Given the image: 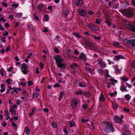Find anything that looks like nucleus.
<instances>
[{
    "instance_id": "f257e3e1",
    "label": "nucleus",
    "mask_w": 135,
    "mask_h": 135,
    "mask_svg": "<svg viewBox=\"0 0 135 135\" xmlns=\"http://www.w3.org/2000/svg\"><path fill=\"white\" fill-rule=\"evenodd\" d=\"M57 67L61 69L65 68L66 64L62 58L59 55H56L55 58Z\"/></svg>"
},
{
    "instance_id": "f03ea898",
    "label": "nucleus",
    "mask_w": 135,
    "mask_h": 135,
    "mask_svg": "<svg viewBox=\"0 0 135 135\" xmlns=\"http://www.w3.org/2000/svg\"><path fill=\"white\" fill-rule=\"evenodd\" d=\"M105 132L108 133L114 131V128L113 124L109 122L107 124L104 129Z\"/></svg>"
},
{
    "instance_id": "7ed1b4c3",
    "label": "nucleus",
    "mask_w": 135,
    "mask_h": 135,
    "mask_svg": "<svg viewBox=\"0 0 135 135\" xmlns=\"http://www.w3.org/2000/svg\"><path fill=\"white\" fill-rule=\"evenodd\" d=\"M21 70L22 72L25 74H27L29 72L27 65L25 63H23L21 65Z\"/></svg>"
},
{
    "instance_id": "20e7f679",
    "label": "nucleus",
    "mask_w": 135,
    "mask_h": 135,
    "mask_svg": "<svg viewBox=\"0 0 135 135\" xmlns=\"http://www.w3.org/2000/svg\"><path fill=\"white\" fill-rule=\"evenodd\" d=\"M98 61V64L96 65V67L98 68L102 69L106 66L105 62L102 60L100 59Z\"/></svg>"
},
{
    "instance_id": "39448f33",
    "label": "nucleus",
    "mask_w": 135,
    "mask_h": 135,
    "mask_svg": "<svg viewBox=\"0 0 135 135\" xmlns=\"http://www.w3.org/2000/svg\"><path fill=\"white\" fill-rule=\"evenodd\" d=\"M80 102L79 100L76 98H75L71 103V106L73 108L76 107L77 105Z\"/></svg>"
},
{
    "instance_id": "423d86ee",
    "label": "nucleus",
    "mask_w": 135,
    "mask_h": 135,
    "mask_svg": "<svg viewBox=\"0 0 135 135\" xmlns=\"http://www.w3.org/2000/svg\"><path fill=\"white\" fill-rule=\"evenodd\" d=\"M88 26V27L89 29L93 30L94 32H95L99 30V27L95 25L89 24Z\"/></svg>"
},
{
    "instance_id": "0eeeda50",
    "label": "nucleus",
    "mask_w": 135,
    "mask_h": 135,
    "mask_svg": "<svg viewBox=\"0 0 135 135\" xmlns=\"http://www.w3.org/2000/svg\"><path fill=\"white\" fill-rule=\"evenodd\" d=\"M124 13L125 16L128 17H130L133 16L132 13L131 11L129 9L125 10L124 12Z\"/></svg>"
},
{
    "instance_id": "6e6552de",
    "label": "nucleus",
    "mask_w": 135,
    "mask_h": 135,
    "mask_svg": "<svg viewBox=\"0 0 135 135\" xmlns=\"http://www.w3.org/2000/svg\"><path fill=\"white\" fill-rule=\"evenodd\" d=\"M37 8L40 12H42L45 11L46 7L44 5L40 4L38 6Z\"/></svg>"
},
{
    "instance_id": "1a4fd4ad",
    "label": "nucleus",
    "mask_w": 135,
    "mask_h": 135,
    "mask_svg": "<svg viewBox=\"0 0 135 135\" xmlns=\"http://www.w3.org/2000/svg\"><path fill=\"white\" fill-rule=\"evenodd\" d=\"M83 4V0H75V4L77 6L80 7L82 6Z\"/></svg>"
},
{
    "instance_id": "9d476101",
    "label": "nucleus",
    "mask_w": 135,
    "mask_h": 135,
    "mask_svg": "<svg viewBox=\"0 0 135 135\" xmlns=\"http://www.w3.org/2000/svg\"><path fill=\"white\" fill-rule=\"evenodd\" d=\"M124 22L126 23V24L129 26V27L130 30L133 32H135V26H132L129 24L128 23V21L125 20L124 21Z\"/></svg>"
},
{
    "instance_id": "9b49d317",
    "label": "nucleus",
    "mask_w": 135,
    "mask_h": 135,
    "mask_svg": "<svg viewBox=\"0 0 135 135\" xmlns=\"http://www.w3.org/2000/svg\"><path fill=\"white\" fill-rule=\"evenodd\" d=\"M135 40L134 39L130 40L128 41L127 44L129 45L134 46H135Z\"/></svg>"
},
{
    "instance_id": "f8f14e48",
    "label": "nucleus",
    "mask_w": 135,
    "mask_h": 135,
    "mask_svg": "<svg viewBox=\"0 0 135 135\" xmlns=\"http://www.w3.org/2000/svg\"><path fill=\"white\" fill-rule=\"evenodd\" d=\"M124 84L123 83H122L120 86V89L123 92L127 91L128 90L126 89V87L124 86Z\"/></svg>"
},
{
    "instance_id": "ddd939ff",
    "label": "nucleus",
    "mask_w": 135,
    "mask_h": 135,
    "mask_svg": "<svg viewBox=\"0 0 135 135\" xmlns=\"http://www.w3.org/2000/svg\"><path fill=\"white\" fill-rule=\"evenodd\" d=\"M39 95L36 93H34L32 94V98L38 100L40 99Z\"/></svg>"
},
{
    "instance_id": "4468645a",
    "label": "nucleus",
    "mask_w": 135,
    "mask_h": 135,
    "mask_svg": "<svg viewBox=\"0 0 135 135\" xmlns=\"http://www.w3.org/2000/svg\"><path fill=\"white\" fill-rule=\"evenodd\" d=\"M120 79L124 82L128 81L129 78L126 75H124L120 78Z\"/></svg>"
},
{
    "instance_id": "2eb2a0df",
    "label": "nucleus",
    "mask_w": 135,
    "mask_h": 135,
    "mask_svg": "<svg viewBox=\"0 0 135 135\" xmlns=\"http://www.w3.org/2000/svg\"><path fill=\"white\" fill-rule=\"evenodd\" d=\"M124 59V57L123 56L121 55H119L115 56L114 60L116 61H118L119 59Z\"/></svg>"
},
{
    "instance_id": "dca6fc26",
    "label": "nucleus",
    "mask_w": 135,
    "mask_h": 135,
    "mask_svg": "<svg viewBox=\"0 0 135 135\" xmlns=\"http://www.w3.org/2000/svg\"><path fill=\"white\" fill-rule=\"evenodd\" d=\"M79 57L81 59L85 61L86 60V55L84 53H82L80 55Z\"/></svg>"
},
{
    "instance_id": "f3484780",
    "label": "nucleus",
    "mask_w": 135,
    "mask_h": 135,
    "mask_svg": "<svg viewBox=\"0 0 135 135\" xmlns=\"http://www.w3.org/2000/svg\"><path fill=\"white\" fill-rule=\"evenodd\" d=\"M13 90L12 91H11V93H15L17 94L18 93V91H20L21 90V89L20 88H14V89H13Z\"/></svg>"
},
{
    "instance_id": "a211bd4d",
    "label": "nucleus",
    "mask_w": 135,
    "mask_h": 135,
    "mask_svg": "<svg viewBox=\"0 0 135 135\" xmlns=\"http://www.w3.org/2000/svg\"><path fill=\"white\" fill-rule=\"evenodd\" d=\"M99 98V102H103L105 100V98L102 93L100 94Z\"/></svg>"
},
{
    "instance_id": "6ab92c4d",
    "label": "nucleus",
    "mask_w": 135,
    "mask_h": 135,
    "mask_svg": "<svg viewBox=\"0 0 135 135\" xmlns=\"http://www.w3.org/2000/svg\"><path fill=\"white\" fill-rule=\"evenodd\" d=\"M1 89L0 90V92L2 93L4 91L6 90V86L5 84H1Z\"/></svg>"
},
{
    "instance_id": "aec40b11",
    "label": "nucleus",
    "mask_w": 135,
    "mask_h": 135,
    "mask_svg": "<svg viewBox=\"0 0 135 135\" xmlns=\"http://www.w3.org/2000/svg\"><path fill=\"white\" fill-rule=\"evenodd\" d=\"M114 121L117 123H119L121 122V119L118 116H116L114 118Z\"/></svg>"
},
{
    "instance_id": "412c9836",
    "label": "nucleus",
    "mask_w": 135,
    "mask_h": 135,
    "mask_svg": "<svg viewBox=\"0 0 135 135\" xmlns=\"http://www.w3.org/2000/svg\"><path fill=\"white\" fill-rule=\"evenodd\" d=\"M7 91L6 92V94H9L10 92V90H12L13 89H14V88H12L9 85H7Z\"/></svg>"
},
{
    "instance_id": "4be33fe9",
    "label": "nucleus",
    "mask_w": 135,
    "mask_h": 135,
    "mask_svg": "<svg viewBox=\"0 0 135 135\" xmlns=\"http://www.w3.org/2000/svg\"><path fill=\"white\" fill-rule=\"evenodd\" d=\"M66 54L68 55V56L69 57H71V50L70 49H67L66 51Z\"/></svg>"
},
{
    "instance_id": "5701e85b",
    "label": "nucleus",
    "mask_w": 135,
    "mask_h": 135,
    "mask_svg": "<svg viewBox=\"0 0 135 135\" xmlns=\"http://www.w3.org/2000/svg\"><path fill=\"white\" fill-rule=\"evenodd\" d=\"M9 111L13 115H16V112L15 111V109L13 108L10 107Z\"/></svg>"
},
{
    "instance_id": "b1692460",
    "label": "nucleus",
    "mask_w": 135,
    "mask_h": 135,
    "mask_svg": "<svg viewBox=\"0 0 135 135\" xmlns=\"http://www.w3.org/2000/svg\"><path fill=\"white\" fill-rule=\"evenodd\" d=\"M79 86L80 87H83L86 86V84L84 82H80L79 83Z\"/></svg>"
},
{
    "instance_id": "393cba45",
    "label": "nucleus",
    "mask_w": 135,
    "mask_h": 135,
    "mask_svg": "<svg viewBox=\"0 0 135 135\" xmlns=\"http://www.w3.org/2000/svg\"><path fill=\"white\" fill-rule=\"evenodd\" d=\"M79 14L81 16L85 15V13L84 10L80 9L79 10Z\"/></svg>"
},
{
    "instance_id": "a878e982",
    "label": "nucleus",
    "mask_w": 135,
    "mask_h": 135,
    "mask_svg": "<svg viewBox=\"0 0 135 135\" xmlns=\"http://www.w3.org/2000/svg\"><path fill=\"white\" fill-rule=\"evenodd\" d=\"M117 93L116 91H114L113 93H109L108 94L110 97H115L117 95Z\"/></svg>"
},
{
    "instance_id": "bb28decb",
    "label": "nucleus",
    "mask_w": 135,
    "mask_h": 135,
    "mask_svg": "<svg viewBox=\"0 0 135 135\" xmlns=\"http://www.w3.org/2000/svg\"><path fill=\"white\" fill-rule=\"evenodd\" d=\"M109 80L112 83L111 84L113 85L114 84L117 83V80H114L113 78H110Z\"/></svg>"
},
{
    "instance_id": "cd10ccee",
    "label": "nucleus",
    "mask_w": 135,
    "mask_h": 135,
    "mask_svg": "<svg viewBox=\"0 0 135 135\" xmlns=\"http://www.w3.org/2000/svg\"><path fill=\"white\" fill-rule=\"evenodd\" d=\"M78 66V65L77 64L75 63H73V64L71 65L70 67L72 69H74L75 68L77 67Z\"/></svg>"
},
{
    "instance_id": "c85d7f7f",
    "label": "nucleus",
    "mask_w": 135,
    "mask_h": 135,
    "mask_svg": "<svg viewBox=\"0 0 135 135\" xmlns=\"http://www.w3.org/2000/svg\"><path fill=\"white\" fill-rule=\"evenodd\" d=\"M24 132L27 134H29L30 133V130L27 127H26L24 129Z\"/></svg>"
},
{
    "instance_id": "c756f323",
    "label": "nucleus",
    "mask_w": 135,
    "mask_h": 135,
    "mask_svg": "<svg viewBox=\"0 0 135 135\" xmlns=\"http://www.w3.org/2000/svg\"><path fill=\"white\" fill-rule=\"evenodd\" d=\"M69 123L71 127H73L75 125V122L73 121H70L69 122Z\"/></svg>"
},
{
    "instance_id": "7c9ffc66",
    "label": "nucleus",
    "mask_w": 135,
    "mask_h": 135,
    "mask_svg": "<svg viewBox=\"0 0 135 135\" xmlns=\"http://www.w3.org/2000/svg\"><path fill=\"white\" fill-rule=\"evenodd\" d=\"M113 105V109H114L115 110L117 109L118 106V105L115 102H113L112 103Z\"/></svg>"
},
{
    "instance_id": "2f4dec72",
    "label": "nucleus",
    "mask_w": 135,
    "mask_h": 135,
    "mask_svg": "<svg viewBox=\"0 0 135 135\" xmlns=\"http://www.w3.org/2000/svg\"><path fill=\"white\" fill-rule=\"evenodd\" d=\"M63 93L62 91L60 92L59 96L58 98V99L59 101H60L62 99V98L63 96Z\"/></svg>"
},
{
    "instance_id": "473e14b6",
    "label": "nucleus",
    "mask_w": 135,
    "mask_h": 135,
    "mask_svg": "<svg viewBox=\"0 0 135 135\" xmlns=\"http://www.w3.org/2000/svg\"><path fill=\"white\" fill-rule=\"evenodd\" d=\"M125 97L126 100L128 101L131 98V97L129 94H128L125 95Z\"/></svg>"
},
{
    "instance_id": "72a5a7b5",
    "label": "nucleus",
    "mask_w": 135,
    "mask_h": 135,
    "mask_svg": "<svg viewBox=\"0 0 135 135\" xmlns=\"http://www.w3.org/2000/svg\"><path fill=\"white\" fill-rule=\"evenodd\" d=\"M63 131L66 134H68V131L67 130V128L65 126H64L63 128Z\"/></svg>"
},
{
    "instance_id": "f704fd0d",
    "label": "nucleus",
    "mask_w": 135,
    "mask_h": 135,
    "mask_svg": "<svg viewBox=\"0 0 135 135\" xmlns=\"http://www.w3.org/2000/svg\"><path fill=\"white\" fill-rule=\"evenodd\" d=\"M22 14L21 13H18L16 16L15 17L18 18H20L21 17Z\"/></svg>"
},
{
    "instance_id": "c9c22d12",
    "label": "nucleus",
    "mask_w": 135,
    "mask_h": 135,
    "mask_svg": "<svg viewBox=\"0 0 135 135\" xmlns=\"http://www.w3.org/2000/svg\"><path fill=\"white\" fill-rule=\"evenodd\" d=\"M73 35L76 36L78 38H79L80 37V36L79 35L78 33L76 32H73L72 33Z\"/></svg>"
},
{
    "instance_id": "e433bc0d",
    "label": "nucleus",
    "mask_w": 135,
    "mask_h": 135,
    "mask_svg": "<svg viewBox=\"0 0 135 135\" xmlns=\"http://www.w3.org/2000/svg\"><path fill=\"white\" fill-rule=\"evenodd\" d=\"M52 126L54 128H56L57 127V124L54 122H52L51 124Z\"/></svg>"
},
{
    "instance_id": "4c0bfd02",
    "label": "nucleus",
    "mask_w": 135,
    "mask_h": 135,
    "mask_svg": "<svg viewBox=\"0 0 135 135\" xmlns=\"http://www.w3.org/2000/svg\"><path fill=\"white\" fill-rule=\"evenodd\" d=\"M123 134L124 135H130V133L128 131H125L123 133Z\"/></svg>"
},
{
    "instance_id": "58836bf2",
    "label": "nucleus",
    "mask_w": 135,
    "mask_h": 135,
    "mask_svg": "<svg viewBox=\"0 0 135 135\" xmlns=\"http://www.w3.org/2000/svg\"><path fill=\"white\" fill-rule=\"evenodd\" d=\"M131 66L132 68H135V60L133 61L132 62Z\"/></svg>"
},
{
    "instance_id": "ea45409f",
    "label": "nucleus",
    "mask_w": 135,
    "mask_h": 135,
    "mask_svg": "<svg viewBox=\"0 0 135 135\" xmlns=\"http://www.w3.org/2000/svg\"><path fill=\"white\" fill-rule=\"evenodd\" d=\"M6 38L5 37H1V40L3 43H5L6 41Z\"/></svg>"
},
{
    "instance_id": "a19ab883",
    "label": "nucleus",
    "mask_w": 135,
    "mask_h": 135,
    "mask_svg": "<svg viewBox=\"0 0 135 135\" xmlns=\"http://www.w3.org/2000/svg\"><path fill=\"white\" fill-rule=\"evenodd\" d=\"M83 93L82 91L80 90H79L78 91H77L75 92V94L76 95H81Z\"/></svg>"
},
{
    "instance_id": "79ce46f5",
    "label": "nucleus",
    "mask_w": 135,
    "mask_h": 135,
    "mask_svg": "<svg viewBox=\"0 0 135 135\" xmlns=\"http://www.w3.org/2000/svg\"><path fill=\"white\" fill-rule=\"evenodd\" d=\"M54 52H56V53H58L60 52L58 48H54Z\"/></svg>"
},
{
    "instance_id": "37998d69",
    "label": "nucleus",
    "mask_w": 135,
    "mask_h": 135,
    "mask_svg": "<svg viewBox=\"0 0 135 135\" xmlns=\"http://www.w3.org/2000/svg\"><path fill=\"white\" fill-rule=\"evenodd\" d=\"M126 86L129 88H131L132 87V85L130 84H129L127 82L126 83Z\"/></svg>"
},
{
    "instance_id": "c03bdc74",
    "label": "nucleus",
    "mask_w": 135,
    "mask_h": 135,
    "mask_svg": "<svg viewBox=\"0 0 135 135\" xmlns=\"http://www.w3.org/2000/svg\"><path fill=\"white\" fill-rule=\"evenodd\" d=\"M105 23L108 26H109L111 25V23L108 21H106L105 22Z\"/></svg>"
},
{
    "instance_id": "a18cd8bd",
    "label": "nucleus",
    "mask_w": 135,
    "mask_h": 135,
    "mask_svg": "<svg viewBox=\"0 0 135 135\" xmlns=\"http://www.w3.org/2000/svg\"><path fill=\"white\" fill-rule=\"evenodd\" d=\"M4 115L8 116L9 115V114L8 113V110H4Z\"/></svg>"
},
{
    "instance_id": "49530a36",
    "label": "nucleus",
    "mask_w": 135,
    "mask_h": 135,
    "mask_svg": "<svg viewBox=\"0 0 135 135\" xmlns=\"http://www.w3.org/2000/svg\"><path fill=\"white\" fill-rule=\"evenodd\" d=\"M94 38L96 40H100L101 39L100 37L99 36H94Z\"/></svg>"
},
{
    "instance_id": "de8ad7c7",
    "label": "nucleus",
    "mask_w": 135,
    "mask_h": 135,
    "mask_svg": "<svg viewBox=\"0 0 135 135\" xmlns=\"http://www.w3.org/2000/svg\"><path fill=\"white\" fill-rule=\"evenodd\" d=\"M45 21H48L49 19V17L48 15H45Z\"/></svg>"
},
{
    "instance_id": "09e8293b",
    "label": "nucleus",
    "mask_w": 135,
    "mask_h": 135,
    "mask_svg": "<svg viewBox=\"0 0 135 135\" xmlns=\"http://www.w3.org/2000/svg\"><path fill=\"white\" fill-rule=\"evenodd\" d=\"M11 6L12 7H14V8H16L18 7V5L16 4H13Z\"/></svg>"
},
{
    "instance_id": "8fccbe9b",
    "label": "nucleus",
    "mask_w": 135,
    "mask_h": 135,
    "mask_svg": "<svg viewBox=\"0 0 135 135\" xmlns=\"http://www.w3.org/2000/svg\"><path fill=\"white\" fill-rule=\"evenodd\" d=\"M35 109L34 108H33L32 110V113H30L29 114V116H31L35 112Z\"/></svg>"
},
{
    "instance_id": "3c124183",
    "label": "nucleus",
    "mask_w": 135,
    "mask_h": 135,
    "mask_svg": "<svg viewBox=\"0 0 135 135\" xmlns=\"http://www.w3.org/2000/svg\"><path fill=\"white\" fill-rule=\"evenodd\" d=\"M11 79H8L7 80H6V82L7 83L8 85H9L11 84Z\"/></svg>"
},
{
    "instance_id": "603ef678",
    "label": "nucleus",
    "mask_w": 135,
    "mask_h": 135,
    "mask_svg": "<svg viewBox=\"0 0 135 135\" xmlns=\"http://www.w3.org/2000/svg\"><path fill=\"white\" fill-rule=\"evenodd\" d=\"M113 45L115 46H118L119 45V43L117 42H115L113 43Z\"/></svg>"
},
{
    "instance_id": "864d4df0",
    "label": "nucleus",
    "mask_w": 135,
    "mask_h": 135,
    "mask_svg": "<svg viewBox=\"0 0 135 135\" xmlns=\"http://www.w3.org/2000/svg\"><path fill=\"white\" fill-rule=\"evenodd\" d=\"M115 69L116 71V72H120V70L118 69V66L116 65L115 66Z\"/></svg>"
},
{
    "instance_id": "5fc2aeb1",
    "label": "nucleus",
    "mask_w": 135,
    "mask_h": 135,
    "mask_svg": "<svg viewBox=\"0 0 135 135\" xmlns=\"http://www.w3.org/2000/svg\"><path fill=\"white\" fill-rule=\"evenodd\" d=\"M74 54H76L77 55H78L79 54V52H78L77 50L75 49L74 51Z\"/></svg>"
},
{
    "instance_id": "6e6d98bb",
    "label": "nucleus",
    "mask_w": 135,
    "mask_h": 135,
    "mask_svg": "<svg viewBox=\"0 0 135 135\" xmlns=\"http://www.w3.org/2000/svg\"><path fill=\"white\" fill-rule=\"evenodd\" d=\"M88 119H81V121L82 123H84L85 122H87L88 121Z\"/></svg>"
},
{
    "instance_id": "4d7b16f0",
    "label": "nucleus",
    "mask_w": 135,
    "mask_h": 135,
    "mask_svg": "<svg viewBox=\"0 0 135 135\" xmlns=\"http://www.w3.org/2000/svg\"><path fill=\"white\" fill-rule=\"evenodd\" d=\"M95 23L96 24H97L99 25L100 24V21H98L97 19H96V21L95 22Z\"/></svg>"
},
{
    "instance_id": "13d9d810",
    "label": "nucleus",
    "mask_w": 135,
    "mask_h": 135,
    "mask_svg": "<svg viewBox=\"0 0 135 135\" xmlns=\"http://www.w3.org/2000/svg\"><path fill=\"white\" fill-rule=\"evenodd\" d=\"M21 102V101L19 100H17L16 101V103L18 105H20Z\"/></svg>"
},
{
    "instance_id": "bf43d9fd",
    "label": "nucleus",
    "mask_w": 135,
    "mask_h": 135,
    "mask_svg": "<svg viewBox=\"0 0 135 135\" xmlns=\"http://www.w3.org/2000/svg\"><path fill=\"white\" fill-rule=\"evenodd\" d=\"M82 107L83 109H85L87 108V105L86 104H85L84 105H82Z\"/></svg>"
},
{
    "instance_id": "052dcab7",
    "label": "nucleus",
    "mask_w": 135,
    "mask_h": 135,
    "mask_svg": "<svg viewBox=\"0 0 135 135\" xmlns=\"http://www.w3.org/2000/svg\"><path fill=\"white\" fill-rule=\"evenodd\" d=\"M2 124L3 126L4 127H6L7 125V124L6 123V122L5 121H4L2 123Z\"/></svg>"
},
{
    "instance_id": "680f3d73",
    "label": "nucleus",
    "mask_w": 135,
    "mask_h": 135,
    "mask_svg": "<svg viewBox=\"0 0 135 135\" xmlns=\"http://www.w3.org/2000/svg\"><path fill=\"white\" fill-rule=\"evenodd\" d=\"M27 83L28 84V85L29 86H31L32 84V83L30 81H28Z\"/></svg>"
},
{
    "instance_id": "e2e57ef3",
    "label": "nucleus",
    "mask_w": 135,
    "mask_h": 135,
    "mask_svg": "<svg viewBox=\"0 0 135 135\" xmlns=\"http://www.w3.org/2000/svg\"><path fill=\"white\" fill-rule=\"evenodd\" d=\"M94 13V12L92 11H89L88 12V14L90 15H93Z\"/></svg>"
},
{
    "instance_id": "0e129e2a",
    "label": "nucleus",
    "mask_w": 135,
    "mask_h": 135,
    "mask_svg": "<svg viewBox=\"0 0 135 135\" xmlns=\"http://www.w3.org/2000/svg\"><path fill=\"white\" fill-rule=\"evenodd\" d=\"M123 110L124 111H125V112H128L129 111V109H127L126 108L124 107L123 108Z\"/></svg>"
},
{
    "instance_id": "69168bd1",
    "label": "nucleus",
    "mask_w": 135,
    "mask_h": 135,
    "mask_svg": "<svg viewBox=\"0 0 135 135\" xmlns=\"http://www.w3.org/2000/svg\"><path fill=\"white\" fill-rule=\"evenodd\" d=\"M10 50L9 46H7L6 49L5 50L6 51H9Z\"/></svg>"
},
{
    "instance_id": "338daca9",
    "label": "nucleus",
    "mask_w": 135,
    "mask_h": 135,
    "mask_svg": "<svg viewBox=\"0 0 135 135\" xmlns=\"http://www.w3.org/2000/svg\"><path fill=\"white\" fill-rule=\"evenodd\" d=\"M5 27L8 28L9 27V25L8 23H5Z\"/></svg>"
},
{
    "instance_id": "774afa93",
    "label": "nucleus",
    "mask_w": 135,
    "mask_h": 135,
    "mask_svg": "<svg viewBox=\"0 0 135 135\" xmlns=\"http://www.w3.org/2000/svg\"><path fill=\"white\" fill-rule=\"evenodd\" d=\"M43 110L44 112H46L47 113H48L49 112V110L47 108L44 109Z\"/></svg>"
}]
</instances>
